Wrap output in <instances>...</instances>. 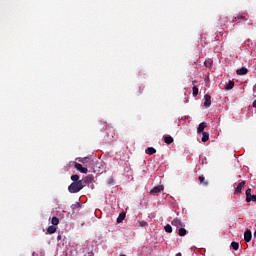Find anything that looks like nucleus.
Instances as JSON below:
<instances>
[{
  "label": "nucleus",
  "instance_id": "nucleus-1",
  "mask_svg": "<svg viewBox=\"0 0 256 256\" xmlns=\"http://www.w3.org/2000/svg\"><path fill=\"white\" fill-rule=\"evenodd\" d=\"M83 180H79V182H72L69 186H68V191L69 193H79V191H81V189H83Z\"/></svg>",
  "mask_w": 256,
  "mask_h": 256
},
{
  "label": "nucleus",
  "instance_id": "nucleus-2",
  "mask_svg": "<svg viewBox=\"0 0 256 256\" xmlns=\"http://www.w3.org/2000/svg\"><path fill=\"white\" fill-rule=\"evenodd\" d=\"M246 201L251 203V201H256V195L251 194V188L246 190Z\"/></svg>",
  "mask_w": 256,
  "mask_h": 256
},
{
  "label": "nucleus",
  "instance_id": "nucleus-3",
  "mask_svg": "<svg viewBox=\"0 0 256 256\" xmlns=\"http://www.w3.org/2000/svg\"><path fill=\"white\" fill-rule=\"evenodd\" d=\"M204 107H206V109H209V107H211V95L209 94L204 95Z\"/></svg>",
  "mask_w": 256,
  "mask_h": 256
},
{
  "label": "nucleus",
  "instance_id": "nucleus-4",
  "mask_svg": "<svg viewBox=\"0 0 256 256\" xmlns=\"http://www.w3.org/2000/svg\"><path fill=\"white\" fill-rule=\"evenodd\" d=\"M163 189H164L163 185L155 186V187L150 191V195H157V193H161V191H163Z\"/></svg>",
  "mask_w": 256,
  "mask_h": 256
},
{
  "label": "nucleus",
  "instance_id": "nucleus-5",
  "mask_svg": "<svg viewBox=\"0 0 256 256\" xmlns=\"http://www.w3.org/2000/svg\"><path fill=\"white\" fill-rule=\"evenodd\" d=\"M251 239H253V234L251 233V230L248 229L244 232V241H246V243H249Z\"/></svg>",
  "mask_w": 256,
  "mask_h": 256
},
{
  "label": "nucleus",
  "instance_id": "nucleus-6",
  "mask_svg": "<svg viewBox=\"0 0 256 256\" xmlns=\"http://www.w3.org/2000/svg\"><path fill=\"white\" fill-rule=\"evenodd\" d=\"M74 167H75V169H77V171H80V173L87 174L88 171H89L87 168L83 167V165H81V164H79L77 162L75 163Z\"/></svg>",
  "mask_w": 256,
  "mask_h": 256
},
{
  "label": "nucleus",
  "instance_id": "nucleus-7",
  "mask_svg": "<svg viewBox=\"0 0 256 256\" xmlns=\"http://www.w3.org/2000/svg\"><path fill=\"white\" fill-rule=\"evenodd\" d=\"M243 187H245V181H242L238 184V186L235 189V195L241 194V191H243Z\"/></svg>",
  "mask_w": 256,
  "mask_h": 256
},
{
  "label": "nucleus",
  "instance_id": "nucleus-8",
  "mask_svg": "<svg viewBox=\"0 0 256 256\" xmlns=\"http://www.w3.org/2000/svg\"><path fill=\"white\" fill-rule=\"evenodd\" d=\"M207 127L206 122H201L197 128V133H205V128Z\"/></svg>",
  "mask_w": 256,
  "mask_h": 256
},
{
  "label": "nucleus",
  "instance_id": "nucleus-9",
  "mask_svg": "<svg viewBox=\"0 0 256 256\" xmlns=\"http://www.w3.org/2000/svg\"><path fill=\"white\" fill-rule=\"evenodd\" d=\"M171 223H172L173 227H177V228L183 227V222H181L179 220V218H176V219L172 220Z\"/></svg>",
  "mask_w": 256,
  "mask_h": 256
},
{
  "label": "nucleus",
  "instance_id": "nucleus-10",
  "mask_svg": "<svg viewBox=\"0 0 256 256\" xmlns=\"http://www.w3.org/2000/svg\"><path fill=\"white\" fill-rule=\"evenodd\" d=\"M146 155H155V153H157V150L153 147H148L145 150Z\"/></svg>",
  "mask_w": 256,
  "mask_h": 256
},
{
  "label": "nucleus",
  "instance_id": "nucleus-11",
  "mask_svg": "<svg viewBox=\"0 0 256 256\" xmlns=\"http://www.w3.org/2000/svg\"><path fill=\"white\" fill-rule=\"evenodd\" d=\"M248 72L249 70H247L245 67H242L236 71L237 75H247Z\"/></svg>",
  "mask_w": 256,
  "mask_h": 256
},
{
  "label": "nucleus",
  "instance_id": "nucleus-12",
  "mask_svg": "<svg viewBox=\"0 0 256 256\" xmlns=\"http://www.w3.org/2000/svg\"><path fill=\"white\" fill-rule=\"evenodd\" d=\"M48 235H53V233H57V228L55 226H49L47 228Z\"/></svg>",
  "mask_w": 256,
  "mask_h": 256
},
{
  "label": "nucleus",
  "instance_id": "nucleus-13",
  "mask_svg": "<svg viewBox=\"0 0 256 256\" xmlns=\"http://www.w3.org/2000/svg\"><path fill=\"white\" fill-rule=\"evenodd\" d=\"M198 179H199L201 185H203L204 187H207V185H209V182H207V180L205 179V176H199Z\"/></svg>",
  "mask_w": 256,
  "mask_h": 256
},
{
  "label": "nucleus",
  "instance_id": "nucleus-14",
  "mask_svg": "<svg viewBox=\"0 0 256 256\" xmlns=\"http://www.w3.org/2000/svg\"><path fill=\"white\" fill-rule=\"evenodd\" d=\"M126 214L125 212H121L117 218V223H123V221L125 220Z\"/></svg>",
  "mask_w": 256,
  "mask_h": 256
},
{
  "label": "nucleus",
  "instance_id": "nucleus-15",
  "mask_svg": "<svg viewBox=\"0 0 256 256\" xmlns=\"http://www.w3.org/2000/svg\"><path fill=\"white\" fill-rule=\"evenodd\" d=\"M178 235L180 237H185L187 235V230L183 227H180L179 230H178Z\"/></svg>",
  "mask_w": 256,
  "mask_h": 256
},
{
  "label": "nucleus",
  "instance_id": "nucleus-16",
  "mask_svg": "<svg viewBox=\"0 0 256 256\" xmlns=\"http://www.w3.org/2000/svg\"><path fill=\"white\" fill-rule=\"evenodd\" d=\"M235 87V82L233 80H230L228 84L226 85V91H231Z\"/></svg>",
  "mask_w": 256,
  "mask_h": 256
},
{
  "label": "nucleus",
  "instance_id": "nucleus-17",
  "mask_svg": "<svg viewBox=\"0 0 256 256\" xmlns=\"http://www.w3.org/2000/svg\"><path fill=\"white\" fill-rule=\"evenodd\" d=\"M202 143H207L209 141V132H202Z\"/></svg>",
  "mask_w": 256,
  "mask_h": 256
},
{
  "label": "nucleus",
  "instance_id": "nucleus-18",
  "mask_svg": "<svg viewBox=\"0 0 256 256\" xmlns=\"http://www.w3.org/2000/svg\"><path fill=\"white\" fill-rule=\"evenodd\" d=\"M164 142H165L167 145H171V143H173V137H171V136H165V137H164Z\"/></svg>",
  "mask_w": 256,
  "mask_h": 256
},
{
  "label": "nucleus",
  "instance_id": "nucleus-19",
  "mask_svg": "<svg viewBox=\"0 0 256 256\" xmlns=\"http://www.w3.org/2000/svg\"><path fill=\"white\" fill-rule=\"evenodd\" d=\"M192 95L193 97H197L199 95V88H197V86L192 88Z\"/></svg>",
  "mask_w": 256,
  "mask_h": 256
},
{
  "label": "nucleus",
  "instance_id": "nucleus-20",
  "mask_svg": "<svg viewBox=\"0 0 256 256\" xmlns=\"http://www.w3.org/2000/svg\"><path fill=\"white\" fill-rule=\"evenodd\" d=\"M205 67L211 68V66L213 65V60L212 59H208L204 62Z\"/></svg>",
  "mask_w": 256,
  "mask_h": 256
},
{
  "label": "nucleus",
  "instance_id": "nucleus-21",
  "mask_svg": "<svg viewBox=\"0 0 256 256\" xmlns=\"http://www.w3.org/2000/svg\"><path fill=\"white\" fill-rule=\"evenodd\" d=\"M108 137L110 139H113L115 137V130L113 128H110V130L108 132Z\"/></svg>",
  "mask_w": 256,
  "mask_h": 256
},
{
  "label": "nucleus",
  "instance_id": "nucleus-22",
  "mask_svg": "<svg viewBox=\"0 0 256 256\" xmlns=\"http://www.w3.org/2000/svg\"><path fill=\"white\" fill-rule=\"evenodd\" d=\"M231 247H232V249H234V251H239V243L238 242H232Z\"/></svg>",
  "mask_w": 256,
  "mask_h": 256
},
{
  "label": "nucleus",
  "instance_id": "nucleus-23",
  "mask_svg": "<svg viewBox=\"0 0 256 256\" xmlns=\"http://www.w3.org/2000/svg\"><path fill=\"white\" fill-rule=\"evenodd\" d=\"M71 181H73V183L79 182L80 181L79 180V175H77V174L72 175L71 176Z\"/></svg>",
  "mask_w": 256,
  "mask_h": 256
},
{
  "label": "nucleus",
  "instance_id": "nucleus-24",
  "mask_svg": "<svg viewBox=\"0 0 256 256\" xmlns=\"http://www.w3.org/2000/svg\"><path fill=\"white\" fill-rule=\"evenodd\" d=\"M93 181V175H88L84 178L85 183H91Z\"/></svg>",
  "mask_w": 256,
  "mask_h": 256
},
{
  "label": "nucleus",
  "instance_id": "nucleus-25",
  "mask_svg": "<svg viewBox=\"0 0 256 256\" xmlns=\"http://www.w3.org/2000/svg\"><path fill=\"white\" fill-rule=\"evenodd\" d=\"M166 233H173V227H171V225L167 224L165 227H164Z\"/></svg>",
  "mask_w": 256,
  "mask_h": 256
},
{
  "label": "nucleus",
  "instance_id": "nucleus-26",
  "mask_svg": "<svg viewBox=\"0 0 256 256\" xmlns=\"http://www.w3.org/2000/svg\"><path fill=\"white\" fill-rule=\"evenodd\" d=\"M51 223L52 225H59V218L54 216L51 220Z\"/></svg>",
  "mask_w": 256,
  "mask_h": 256
},
{
  "label": "nucleus",
  "instance_id": "nucleus-27",
  "mask_svg": "<svg viewBox=\"0 0 256 256\" xmlns=\"http://www.w3.org/2000/svg\"><path fill=\"white\" fill-rule=\"evenodd\" d=\"M79 207H81V203L76 202L75 204L71 205V209L75 210V209H79Z\"/></svg>",
  "mask_w": 256,
  "mask_h": 256
},
{
  "label": "nucleus",
  "instance_id": "nucleus-28",
  "mask_svg": "<svg viewBox=\"0 0 256 256\" xmlns=\"http://www.w3.org/2000/svg\"><path fill=\"white\" fill-rule=\"evenodd\" d=\"M252 107L256 109V99L253 101Z\"/></svg>",
  "mask_w": 256,
  "mask_h": 256
},
{
  "label": "nucleus",
  "instance_id": "nucleus-29",
  "mask_svg": "<svg viewBox=\"0 0 256 256\" xmlns=\"http://www.w3.org/2000/svg\"><path fill=\"white\" fill-rule=\"evenodd\" d=\"M61 239H62L61 235H58L57 236V241H61Z\"/></svg>",
  "mask_w": 256,
  "mask_h": 256
},
{
  "label": "nucleus",
  "instance_id": "nucleus-30",
  "mask_svg": "<svg viewBox=\"0 0 256 256\" xmlns=\"http://www.w3.org/2000/svg\"><path fill=\"white\" fill-rule=\"evenodd\" d=\"M176 256H182L181 252L177 253Z\"/></svg>",
  "mask_w": 256,
  "mask_h": 256
},
{
  "label": "nucleus",
  "instance_id": "nucleus-31",
  "mask_svg": "<svg viewBox=\"0 0 256 256\" xmlns=\"http://www.w3.org/2000/svg\"><path fill=\"white\" fill-rule=\"evenodd\" d=\"M145 224H146L145 222H142V223H141V227H143Z\"/></svg>",
  "mask_w": 256,
  "mask_h": 256
},
{
  "label": "nucleus",
  "instance_id": "nucleus-32",
  "mask_svg": "<svg viewBox=\"0 0 256 256\" xmlns=\"http://www.w3.org/2000/svg\"><path fill=\"white\" fill-rule=\"evenodd\" d=\"M196 83H197V81H195V80L192 82L193 85H195Z\"/></svg>",
  "mask_w": 256,
  "mask_h": 256
},
{
  "label": "nucleus",
  "instance_id": "nucleus-33",
  "mask_svg": "<svg viewBox=\"0 0 256 256\" xmlns=\"http://www.w3.org/2000/svg\"><path fill=\"white\" fill-rule=\"evenodd\" d=\"M240 19H245V17L241 16Z\"/></svg>",
  "mask_w": 256,
  "mask_h": 256
}]
</instances>
